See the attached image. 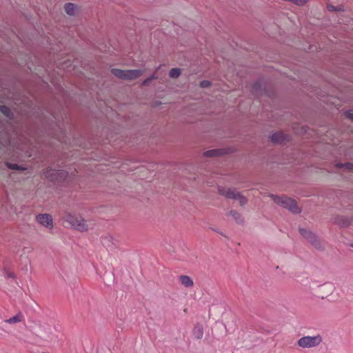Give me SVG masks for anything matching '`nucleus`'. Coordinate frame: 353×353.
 Segmentation results:
<instances>
[{
	"mask_svg": "<svg viewBox=\"0 0 353 353\" xmlns=\"http://www.w3.org/2000/svg\"><path fill=\"white\" fill-rule=\"evenodd\" d=\"M111 73L119 79L132 81L141 77L144 73V70H121L119 68H112Z\"/></svg>",
	"mask_w": 353,
	"mask_h": 353,
	"instance_id": "f257e3e1",
	"label": "nucleus"
},
{
	"mask_svg": "<svg viewBox=\"0 0 353 353\" xmlns=\"http://www.w3.org/2000/svg\"><path fill=\"white\" fill-rule=\"evenodd\" d=\"M64 222L81 232L86 231L88 229L86 221L80 215L68 213L64 217Z\"/></svg>",
	"mask_w": 353,
	"mask_h": 353,
	"instance_id": "f03ea898",
	"label": "nucleus"
},
{
	"mask_svg": "<svg viewBox=\"0 0 353 353\" xmlns=\"http://www.w3.org/2000/svg\"><path fill=\"white\" fill-rule=\"evenodd\" d=\"M273 201L278 205L283 206L285 208L288 209L294 213H298L300 212L299 208L297 205L296 201L292 199L287 196H272Z\"/></svg>",
	"mask_w": 353,
	"mask_h": 353,
	"instance_id": "7ed1b4c3",
	"label": "nucleus"
},
{
	"mask_svg": "<svg viewBox=\"0 0 353 353\" xmlns=\"http://www.w3.org/2000/svg\"><path fill=\"white\" fill-rule=\"evenodd\" d=\"M322 342V337L320 334L316 336H306L300 338L297 344L303 348H312L318 346Z\"/></svg>",
	"mask_w": 353,
	"mask_h": 353,
	"instance_id": "20e7f679",
	"label": "nucleus"
},
{
	"mask_svg": "<svg viewBox=\"0 0 353 353\" xmlns=\"http://www.w3.org/2000/svg\"><path fill=\"white\" fill-rule=\"evenodd\" d=\"M219 192L227 198L239 201L241 205H243L247 203L246 198L235 190L224 187H219Z\"/></svg>",
	"mask_w": 353,
	"mask_h": 353,
	"instance_id": "39448f33",
	"label": "nucleus"
},
{
	"mask_svg": "<svg viewBox=\"0 0 353 353\" xmlns=\"http://www.w3.org/2000/svg\"><path fill=\"white\" fill-rule=\"evenodd\" d=\"M45 176L50 181H61L66 176V172L63 170L50 169L45 172Z\"/></svg>",
	"mask_w": 353,
	"mask_h": 353,
	"instance_id": "423d86ee",
	"label": "nucleus"
},
{
	"mask_svg": "<svg viewBox=\"0 0 353 353\" xmlns=\"http://www.w3.org/2000/svg\"><path fill=\"white\" fill-rule=\"evenodd\" d=\"M37 221L42 225L52 229L53 228V221L51 215L49 214H40L37 216Z\"/></svg>",
	"mask_w": 353,
	"mask_h": 353,
	"instance_id": "0eeeda50",
	"label": "nucleus"
},
{
	"mask_svg": "<svg viewBox=\"0 0 353 353\" xmlns=\"http://www.w3.org/2000/svg\"><path fill=\"white\" fill-rule=\"evenodd\" d=\"M288 140V137L283 132H276L271 136V141L274 143H283Z\"/></svg>",
	"mask_w": 353,
	"mask_h": 353,
	"instance_id": "6e6552de",
	"label": "nucleus"
},
{
	"mask_svg": "<svg viewBox=\"0 0 353 353\" xmlns=\"http://www.w3.org/2000/svg\"><path fill=\"white\" fill-rule=\"evenodd\" d=\"M179 279L181 283L185 288H191L194 285V281L189 276L181 275Z\"/></svg>",
	"mask_w": 353,
	"mask_h": 353,
	"instance_id": "1a4fd4ad",
	"label": "nucleus"
},
{
	"mask_svg": "<svg viewBox=\"0 0 353 353\" xmlns=\"http://www.w3.org/2000/svg\"><path fill=\"white\" fill-rule=\"evenodd\" d=\"M75 62V60H73L71 61L70 60L68 59L62 63H61V68L63 70H66L68 72H72L74 70V68L76 65L74 63Z\"/></svg>",
	"mask_w": 353,
	"mask_h": 353,
	"instance_id": "9d476101",
	"label": "nucleus"
},
{
	"mask_svg": "<svg viewBox=\"0 0 353 353\" xmlns=\"http://www.w3.org/2000/svg\"><path fill=\"white\" fill-rule=\"evenodd\" d=\"M77 9V7L76 6V5H74V3H68L65 4L64 6V10H65V12L68 14L71 15V16H73L75 14Z\"/></svg>",
	"mask_w": 353,
	"mask_h": 353,
	"instance_id": "9b49d317",
	"label": "nucleus"
},
{
	"mask_svg": "<svg viewBox=\"0 0 353 353\" xmlns=\"http://www.w3.org/2000/svg\"><path fill=\"white\" fill-rule=\"evenodd\" d=\"M193 335L197 339H201L203 336V328L201 325H196L193 329Z\"/></svg>",
	"mask_w": 353,
	"mask_h": 353,
	"instance_id": "f8f14e48",
	"label": "nucleus"
},
{
	"mask_svg": "<svg viewBox=\"0 0 353 353\" xmlns=\"http://www.w3.org/2000/svg\"><path fill=\"white\" fill-rule=\"evenodd\" d=\"M228 216H232L237 223L241 224L243 222V218L241 214L235 210L230 211Z\"/></svg>",
	"mask_w": 353,
	"mask_h": 353,
	"instance_id": "ddd939ff",
	"label": "nucleus"
},
{
	"mask_svg": "<svg viewBox=\"0 0 353 353\" xmlns=\"http://www.w3.org/2000/svg\"><path fill=\"white\" fill-rule=\"evenodd\" d=\"M23 320V316L21 313L17 314L14 316L6 319L5 321L10 324L21 322Z\"/></svg>",
	"mask_w": 353,
	"mask_h": 353,
	"instance_id": "4468645a",
	"label": "nucleus"
},
{
	"mask_svg": "<svg viewBox=\"0 0 353 353\" xmlns=\"http://www.w3.org/2000/svg\"><path fill=\"white\" fill-rule=\"evenodd\" d=\"M299 232L301 234V236H303L307 241H309L311 238H314V236L315 235L310 230L303 228H300Z\"/></svg>",
	"mask_w": 353,
	"mask_h": 353,
	"instance_id": "2eb2a0df",
	"label": "nucleus"
},
{
	"mask_svg": "<svg viewBox=\"0 0 353 353\" xmlns=\"http://www.w3.org/2000/svg\"><path fill=\"white\" fill-rule=\"evenodd\" d=\"M223 154L222 150H210L204 152V156L207 157H216Z\"/></svg>",
	"mask_w": 353,
	"mask_h": 353,
	"instance_id": "dca6fc26",
	"label": "nucleus"
},
{
	"mask_svg": "<svg viewBox=\"0 0 353 353\" xmlns=\"http://www.w3.org/2000/svg\"><path fill=\"white\" fill-rule=\"evenodd\" d=\"M160 70H161V67H159L150 77L144 80L143 81L142 85L144 86H148L150 85V83L151 81H152L153 79H158V72Z\"/></svg>",
	"mask_w": 353,
	"mask_h": 353,
	"instance_id": "f3484780",
	"label": "nucleus"
},
{
	"mask_svg": "<svg viewBox=\"0 0 353 353\" xmlns=\"http://www.w3.org/2000/svg\"><path fill=\"white\" fill-rule=\"evenodd\" d=\"M181 74L180 68H172L169 72V77L172 79L178 78Z\"/></svg>",
	"mask_w": 353,
	"mask_h": 353,
	"instance_id": "a211bd4d",
	"label": "nucleus"
},
{
	"mask_svg": "<svg viewBox=\"0 0 353 353\" xmlns=\"http://www.w3.org/2000/svg\"><path fill=\"white\" fill-rule=\"evenodd\" d=\"M0 112L8 118H11L12 117L11 110L6 105H0Z\"/></svg>",
	"mask_w": 353,
	"mask_h": 353,
	"instance_id": "6ab92c4d",
	"label": "nucleus"
},
{
	"mask_svg": "<svg viewBox=\"0 0 353 353\" xmlns=\"http://www.w3.org/2000/svg\"><path fill=\"white\" fill-rule=\"evenodd\" d=\"M312 245H314L316 249L321 248V244L319 239L316 237V235L314 236V238H311L308 241Z\"/></svg>",
	"mask_w": 353,
	"mask_h": 353,
	"instance_id": "aec40b11",
	"label": "nucleus"
},
{
	"mask_svg": "<svg viewBox=\"0 0 353 353\" xmlns=\"http://www.w3.org/2000/svg\"><path fill=\"white\" fill-rule=\"evenodd\" d=\"M212 85V83L208 80H203V81H201V83H200V86L202 88H206L210 87Z\"/></svg>",
	"mask_w": 353,
	"mask_h": 353,
	"instance_id": "412c9836",
	"label": "nucleus"
},
{
	"mask_svg": "<svg viewBox=\"0 0 353 353\" xmlns=\"http://www.w3.org/2000/svg\"><path fill=\"white\" fill-rule=\"evenodd\" d=\"M294 4L302 6L307 3L308 0H291Z\"/></svg>",
	"mask_w": 353,
	"mask_h": 353,
	"instance_id": "4be33fe9",
	"label": "nucleus"
},
{
	"mask_svg": "<svg viewBox=\"0 0 353 353\" xmlns=\"http://www.w3.org/2000/svg\"><path fill=\"white\" fill-rule=\"evenodd\" d=\"M338 167L339 168H341V167H345L346 169H348V170H352L353 169V164L352 163H345V164H339L338 165Z\"/></svg>",
	"mask_w": 353,
	"mask_h": 353,
	"instance_id": "5701e85b",
	"label": "nucleus"
},
{
	"mask_svg": "<svg viewBox=\"0 0 353 353\" xmlns=\"http://www.w3.org/2000/svg\"><path fill=\"white\" fill-rule=\"evenodd\" d=\"M327 9L330 11L341 10V6L335 7L334 6H332V5H328L327 6Z\"/></svg>",
	"mask_w": 353,
	"mask_h": 353,
	"instance_id": "b1692460",
	"label": "nucleus"
},
{
	"mask_svg": "<svg viewBox=\"0 0 353 353\" xmlns=\"http://www.w3.org/2000/svg\"><path fill=\"white\" fill-rule=\"evenodd\" d=\"M347 117H348L349 119H350L351 120L353 121V112H351V111H348V112H346L345 113Z\"/></svg>",
	"mask_w": 353,
	"mask_h": 353,
	"instance_id": "393cba45",
	"label": "nucleus"
},
{
	"mask_svg": "<svg viewBox=\"0 0 353 353\" xmlns=\"http://www.w3.org/2000/svg\"><path fill=\"white\" fill-rule=\"evenodd\" d=\"M9 167L14 170H19L20 169L19 166L17 164H12Z\"/></svg>",
	"mask_w": 353,
	"mask_h": 353,
	"instance_id": "a878e982",
	"label": "nucleus"
},
{
	"mask_svg": "<svg viewBox=\"0 0 353 353\" xmlns=\"http://www.w3.org/2000/svg\"><path fill=\"white\" fill-rule=\"evenodd\" d=\"M8 276H9V277H14V274L13 273H10V274H8Z\"/></svg>",
	"mask_w": 353,
	"mask_h": 353,
	"instance_id": "bb28decb",
	"label": "nucleus"
},
{
	"mask_svg": "<svg viewBox=\"0 0 353 353\" xmlns=\"http://www.w3.org/2000/svg\"><path fill=\"white\" fill-rule=\"evenodd\" d=\"M352 246L353 247V245Z\"/></svg>",
	"mask_w": 353,
	"mask_h": 353,
	"instance_id": "cd10ccee",
	"label": "nucleus"
}]
</instances>
